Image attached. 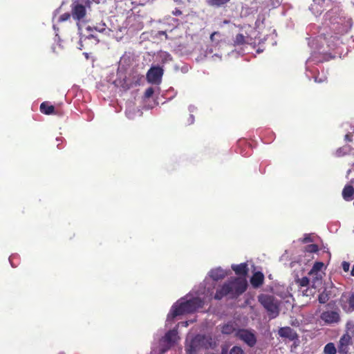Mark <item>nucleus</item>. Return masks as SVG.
Listing matches in <instances>:
<instances>
[{
    "label": "nucleus",
    "instance_id": "473e14b6",
    "mask_svg": "<svg viewBox=\"0 0 354 354\" xmlns=\"http://www.w3.org/2000/svg\"><path fill=\"white\" fill-rule=\"evenodd\" d=\"M154 93V90L152 87H149L148 88L145 93V97H147V98H149L150 97H151L153 95Z\"/></svg>",
    "mask_w": 354,
    "mask_h": 354
},
{
    "label": "nucleus",
    "instance_id": "c03bdc74",
    "mask_svg": "<svg viewBox=\"0 0 354 354\" xmlns=\"http://www.w3.org/2000/svg\"><path fill=\"white\" fill-rule=\"evenodd\" d=\"M194 122V117L192 114H191L188 119V122L189 124H193Z\"/></svg>",
    "mask_w": 354,
    "mask_h": 354
},
{
    "label": "nucleus",
    "instance_id": "5fc2aeb1",
    "mask_svg": "<svg viewBox=\"0 0 354 354\" xmlns=\"http://www.w3.org/2000/svg\"><path fill=\"white\" fill-rule=\"evenodd\" d=\"M77 26H79V21L77 23ZM78 29H80V27H78Z\"/></svg>",
    "mask_w": 354,
    "mask_h": 354
},
{
    "label": "nucleus",
    "instance_id": "f03ea898",
    "mask_svg": "<svg viewBox=\"0 0 354 354\" xmlns=\"http://www.w3.org/2000/svg\"><path fill=\"white\" fill-rule=\"evenodd\" d=\"M212 293V288L209 287L206 288L205 286L203 290L194 292V296L192 292L185 297L180 299L172 306L167 315L165 326H170L176 316L192 313L201 308L207 300L211 299Z\"/></svg>",
    "mask_w": 354,
    "mask_h": 354
},
{
    "label": "nucleus",
    "instance_id": "f3484780",
    "mask_svg": "<svg viewBox=\"0 0 354 354\" xmlns=\"http://www.w3.org/2000/svg\"><path fill=\"white\" fill-rule=\"evenodd\" d=\"M327 59H326V58H324L322 59H318L317 57V55L315 53L313 54L312 56L306 62V71L310 72L312 74H315L318 69L317 68H314L312 66V64L319 62L323 60H327Z\"/></svg>",
    "mask_w": 354,
    "mask_h": 354
},
{
    "label": "nucleus",
    "instance_id": "bb28decb",
    "mask_svg": "<svg viewBox=\"0 0 354 354\" xmlns=\"http://www.w3.org/2000/svg\"><path fill=\"white\" fill-rule=\"evenodd\" d=\"M329 299V295L326 291L319 294L318 300L320 304H326Z\"/></svg>",
    "mask_w": 354,
    "mask_h": 354
},
{
    "label": "nucleus",
    "instance_id": "20e7f679",
    "mask_svg": "<svg viewBox=\"0 0 354 354\" xmlns=\"http://www.w3.org/2000/svg\"><path fill=\"white\" fill-rule=\"evenodd\" d=\"M213 345L212 337L197 335L192 337L188 334L185 341V351L187 354H198L202 350L211 348Z\"/></svg>",
    "mask_w": 354,
    "mask_h": 354
},
{
    "label": "nucleus",
    "instance_id": "de8ad7c7",
    "mask_svg": "<svg viewBox=\"0 0 354 354\" xmlns=\"http://www.w3.org/2000/svg\"><path fill=\"white\" fill-rule=\"evenodd\" d=\"M351 274L354 277V264H353V266L352 270L351 271Z\"/></svg>",
    "mask_w": 354,
    "mask_h": 354
},
{
    "label": "nucleus",
    "instance_id": "7c9ffc66",
    "mask_svg": "<svg viewBox=\"0 0 354 354\" xmlns=\"http://www.w3.org/2000/svg\"><path fill=\"white\" fill-rule=\"evenodd\" d=\"M229 354H244L243 351L239 346H234L230 351Z\"/></svg>",
    "mask_w": 354,
    "mask_h": 354
},
{
    "label": "nucleus",
    "instance_id": "c9c22d12",
    "mask_svg": "<svg viewBox=\"0 0 354 354\" xmlns=\"http://www.w3.org/2000/svg\"><path fill=\"white\" fill-rule=\"evenodd\" d=\"M126 115L130 119H133L136 117V114L131 112L130 107L126 110Z\"/></svg>",
    "mask_w": 354,
    "mask_h": 354
},
{
    "label": "nucleus",
    "instance_id": "cd10ccee",
    "mask_svg": "<svg viewBox=\"0 0 354 354\" xmlns=\"http://www.w3.org/2000/svg\"><path fill=\"white\" fill-rule=\"evenodd\" d=\"M310 281H311L310 278L304 277L301 279H298L297 282L301 287L305 288L307 287Z\"/></svg>",
    "mask_w": 354,
    "mask_h": 354
},
{
    "label": "nucleus",
    "instance_id": "f257e3e1",
    "mask_svg": "<svg viewBox=\"0 0 354 354\" xmlns=\"http://www.w3.org/2000/svg\"><path fill=\"white\" fill-rule=\"evenodd\" d=\"M326 20L328 21L327 24L331 32H328L324 37L322 35L318 36L313 41L312 47L316 44L315 48L319 50L321 48L317 46V44L322 43V41H324L327 43L329 48L338 50L342 41L337 35H343L351 29L352 26L351 19L344 13H337L336 10H333L326 13Z\"/></svg>",
    "mask_w": 354,
    "mask_h": 354
},
{
    "label": "nucleus",
    "instance_id": "c756f323",
    "mask_svg": "<svg viewBox=\"0 0 354 354\" xmlns=\"http://www.w3.org/2000/svg\"><path fill=\"white\" fill-rule=\"evenodd\" d=\"M318 250V247L315 244H310L306 248V251L310 253L316 252Z\"/></svg>",
    "mask_w": 354,
    "mask_h": 354
},
{
    "label": "nucleus",
    "instance_id": "3c124183",
    "mask_svg": "<svg viewBox=\"0 0 354 354\" xmlns=\"http://www.w3.org/2000/svg\"><path fill=\"white\" fill-rule=\"evenodd\" d=\"M137 113L139 116H140L142 114V113L139 110L137 111Z\"/></svg>",
    "mask_w": 354,
    "mask_h": 354
},
{
    "label": "nucleus",
    "instance_id": "13d9d810",
    "mask_svg": "<svg viewBox=\"0 0 354 354\" xmlns=\"http://www.w3.org/2000/svg\"><path fill=\"white\" fill-rule=\"evenodd\" d=\"M174 1H178L179 0H174Z\"/></svg>",
    "mask_w": 354,
    "mask_h": 354
},
{
    "label": "nucleus",
    "instance_id": "423d86ee",
    "mask_svg": "<svg viewBox=\"0 0 354 354\" xmlns=\"http://www.w3.org/2000/svg\"><path fill=\"white\" fill-rule=\"evenodd\" d=\"M324 268V264L322 262H316L308 272L313 288H317L322 284Z\"/></svg>",
    "mask_w": 354,
    "mask_h": 354
},
{
    "label": "nucleus",
    "instance_id": "4d7b16f0",
    "mask_svg": "<svg viewBox=\"0 0 354 354\" xmlns=\"http://www.w3.org/2000/svg\"><path fill=\"white\" fill-rule=\"evenodd\" d=\"M335 57V55H333V56H330V57Z\"/></svg>",
    "mask_w": 354,
    "mask_h": 354
},
{
    "label": "nucleus",
    "instance_id": "37998d69",
    "mask_svg": "<svg viewBox=\"0 0 354 354\" xmlns=\"http://www.w3.org/2000/svg\"><path fill=\"white\" fill-rule=\"evenodd\" d=\"M217 35H219V32H214L211 34L210 35V39L212 41H214V37Z\"/></svg>",
    "mask_w": 354,
    "mask_h": 354
},
{
    "label": "nucleus",
    "instance_id": "72a5a7b5",
    "mask_svg": "<svg viewBox=\"0 0 354 354\" xmlns=\"http://www.w3.org/2000/svg\"><path fill=\"white\" fill-rule=\"evenodd\" d=\"M313 78L315 80V82H319V83L324 82L327 79V77L326 76H323V77H318L317 75H315L313 76Z\"/></svg>",
    "mask_w": 354,
    "mask_h": 354
},
{
    "label": "nucleus",
    "instance_id": "6e6552de",
    "mask_svg": "<svg viewBox=\"0 0 354 354\" xmlns=\"http://www.w3.org/2000/svg\"><path fill=\"white\" fill-rule=\"evenodd\" d=\"M163 75L162 68L158 66H151L147 73V81L151 84H159Z\"/></svg>",
    "mask_w": 354,
    "mask_h": 354
},
{
    "label": "nucleus",
    "instance_id": "79ce46f5",
    "mask_svg": "<svg viewBox=\"0 0 354 354\" xmlns=\"http://www.w3.org/2000/svg\"><path fill=\"white\" fill-rule=\"evenodd\" d=\"M180 325H181L182 326H184V327H187L189 326V322L185 321V322L178 323L177 326H179Z\"/></svg>",
    "mask_w": 354,
    "mask_h": 354
},
{
    "label": "nucleus",
    "instance_id": "6e6d98bb",
    "mask_svg": "<svg viewBox=\"0 0 354 354\" xmlns=\"http://www.w3.org/2000/svg\"><path fill=\"white\" fill-rule=\"evenodd\" d=\"M55 36L57 37L58 39H59V37H58V34L57 33H56Z\"/></svg>",
    "mask_w": 354,
    "mask_h": 354
},
{
    "label": "nucleus",
    "instance_id": "f704fd0d",
    "mask_svg": "<svg viewBox=\"0 0 354 354\" xmlns=\"http://www.w3.org/2000/svg\"><path fill=\"white\" fill-rule=\"evenodd\" d=\"M71 15H70L69 13H64L62 15L59 19V21H65L68 20L70 18Z\"/></svg>",
    "mask_w": 354,
    "mask_h": 354
},
{
    "label": "nucleus",
    "instance_id": "2eb2a0df",
    "mask_svg": "<svg viewBox=\"0 0 354 354\" xmlns=\"http://www.w3.org/2000/svg\"><path fill=\"white\" fill-rule=\"evenodd\" d=\"M354 193V179H352L350 181L349 185H346L343 191H342V196L345 201H350L353 200Z\"/></svg>",
    "mask_w": 354,
    "mask_h": 354
},
{
    "label": "nucleus",
    "instance_id": "7ed1b4c3",
    "mask_svg": "<svg viewBox=\"0 0 354 354\" xmlns=\"http://www.w3.org/2000/svg\"><path fill=\"white\" fill-rule=\"evenodd\" d=\"M247 288V281L245 278L236 277L228 280L221 288L216 290L215 299H221L225 296L235 297L241 295Z\"/></svg>",
    "mask_w": 354,
    "mask_h": 354
},
{
    "label": "nucleus",
    "instance_id": "393cba45",
    "mask_svg": "<svg viewBox=\"0 0 354 354\" xmlns=\"http://www.w3.org/2000/svg\"><path fill=\"white\" fill-rule=\"evenodd\" d=\"M230 0H207V3L212 6L220 7Z\"/></svg>",
    "mask_w": 354,
    "mask_h": 354
},
{
    "label": "nucleus",
    "instance_id": "6ab92c4d",
    "mask_svg": "<svg viewBox=\"0 0 354 354\" xmlns=\"http://www.w3.org/2000/svg\"><path fill=\"white\" fill-rule=\"evenodd\" d=\"M247 263H242L239 265L232 264V269L235 272L236 274L239 275H246L248 272V267Z\"/></svg>",
    "mask_w": 354,
    "mask_h": 354
},
{
    "label": "nucleus",
    "instance_id": "58836bf2",
    "mask_svg": "<svg viewBox=\"0 0 354 354\" xmlns=\"http://www.w3.org/2000/svg\"><path fill=\"white\" fill-rule=\"evenodd\" d=\"M353 134L347 133L346 134L344 139L346 142H351L353 140Z\"/></svg>",
    "mask_w": 354,
    "mask_h": 354
},
{
    "label": "nucleus",
    "instance_id": "b1692460",
    "mask_svg": "<svg viewBox=\"0 0 354 354\" xmlns=\"http://www.w3.org/2000/svg\"><path fill=\"white\" fill-rule=\"evenodd\" d=\"M344 334H348L351 337L354 336V322L352 321L347 322L346 324V333Z\"/></svg>",
    "mask_w": 354,
    "mask_h": 354
},
{
    "label": "nucleus",
    "instance_id": "49530a36",
    "mask_svg": "<svg viewBox=\"0 0 354 354\" xmlns=\"http://www.w3.org/2000/svg\"><path fill=\"white\" fill-rule=\"evenodd\" d=\"M196 109V107L194 106H192V105H190L189 106V111L192 113L194 111V110Z\"/></svg>",
    "mask_w": 354,
    "mask_h": 354
},
{
    "label": "nucleus",
    "instance_id": "4468645a",
    "mask_svg": "<svg viewBox=\"0 0 354 354\" xmlns=\"http://www.w3.org/2000/svg\"><path fill=\"white\" fill-rule=\"evenodd\" d=\"M278 334L280 337L288 338L290 340H294L297 338L296 332L288 326L280 328Z\"/></svg>",
    "mask_w": 354,
    "mask_h": 354
},
{
    "label": "nucleus",
    "instance_id": "a878e982",
    "mask_svg": "<svg viewBox=\"0 0 354 354\" xmlns=\"http://www.w3.org/2000/svg\"><path fill=\"white\" fill-rule=\"evenodd\" d=\"M234 44L235 45H241V44H243L246 42H249V40H247L245 39V37L242 34H238L235 39H234Z\"/></svg>",
    "mask_w": 354,
    "mask_h": 354
},
{
    "label": "nucleus",
    "instance_id": "0eeeda50",
    "mask_svg": "<svg viewBox=\"0 0 354 354\" xmlns=\"http://www.w3.org/2000/svg\"><path fill=\"white\" fill-rule=\"evenodd\" d=\"M179 339L176 328L169 330L162 339L163 346L161 348L160 354L165 353L169 348L174 346Z\"/></svg>",
    "mask_w": 354,
    "mask_h": 354
},
{
    "label": "nucleus",
    "instance_id": "412c9836",
    "mask_svg": "<svg viewBox=\"0 0 354 354\" xmlns=\"http://www.w3.org/2000/svg\"><path fill=\"white\" fill-rule=\"evenodd\" d=\"M55 108L52 105H49L47 102H43L40 105V111L46 115L52 114L54 112Z\"/></svg>",
    "mask_w": 354,
    "mask_h": 354
},
{
    "label": "nucleus",
    "instance_id": "a19ab883",
    "mask_svg": "<svg viewBox=\"0 0 354 354\" xmlns=\"http://www.w3.org/2000/svg\"><path fill=\"white\" fill-rule=\"evenodd\" d=\"M349 304L350 306L354 308V294L352 295V296L351 297L350 299H349Z\"/></svg>",
    "mask_w": 354,
    "mask_h": 354
},
{
    "label": "nucleus",
    "instance_id": "a211bd4d",
    "mask_svg": "<svg viewBox=\"0 0 354 354\" xmlns=\"http://www.w3.org/2000/svg\"><path fill=\"white\" fill-rule=\"evenodd\" d=\"M263 274L261 272H256L252 277L250 282L252 286L257 288L263 283Z\"/></svg>",
    "mask_w": 354,
    "mask_h": 354
},
{
    "label": "nucleus",
    "instance_id": "ea45409f",
    "mask_svg": "<svg viewBox=\"0 0 354 354\" xmlns=\"http://www.w3.org/2000/svg\"><path fill=\"white\" fill-rule=\"evenodd\" d=\"M302 241L304 243H308V242H311V239H310V235H305L304 238L302 239Z\"/></svg>",
    "mask_w": 354,
    "mask_h": 354
},
{
    "label": "nucleus",
    "instance_id": "aec40b11",
    "mask_svg": "<svg viewBox=\"0 0 354 354\" xmlns=\"http://www.w3.org/2000/svg\"><path fill=\"white\" fill-rule=\"evenodd\" d=\"M236 329L234 326V324L232 322H228L227 324H225L222 328H221V332L223 334L229 335L232 334V333H236Z\"/></svg>",
    "mask_w": 354,
    "mask_h": 354
},
{
    "label": "nucleus",
    "instance_id": "39448f33",
    "mask_svg": "<svg viewBox=\"0 0 354 354\" xmlns=\"http://www.w3.org/2000/svg\"><path fill=\"white\" fill-rule=\"evenodd\" d=\"M260 304L267 310L269 317L274 319L279 313V301L272 295L262 294L258 297Z\"/></svg>",
    "mask_w": 354,
    "mask_h": 354
},
{
    "label": "nucleus",
    "instance_id": "9b49d317",
    "mask_svg": "<svg viewBox=\"0 0 354 354\" xmlns=\"http://www.w3.org/2000/svg\"><path fill=\"white\" fill-rule=\"evenodd\" d=\"M320 319L326 324L333 325L339 322L340 315L339 310H326L322 313Z\"/></svg>",
    "mask_w": 354,
    "mask_h": 354
},
{
    "label": "nucleus",
    "instance_id": "864d4df0",
    "mask_svg": "<svg viewBox=\"0 0 354 354\" xmlns=\"http://www.w3.org/2000/svg\"><path fill=\"white\" fill-rule=\"evenodd\" d=\"M351 172V169H349V170L348 171V172H347V174H348V175H349V174H350Z\"/></svg>",
    "mask_w": 354,
    "mask_h": 354
},
{
    "label": "nucleus",
    "instance_id": "f8f14e48",
    "mask_svg": "<svg viewBox=\"0 0 354 354\" xmlns=\"http://www.w3.org/2000/svg\"><path fill=\"white\" fill-rule=\"evenodd\" d=\"M352 338L348 334H344L338 344L339 354H347L349 351V346L352 344Z\"/></svg>",
    "mask_w": 354,
    "mask_h": 354
},
{
    "label": "nucleus",
    "instance_id": "c85d7f7f",
    "mask_svg": "<svg viewBox=\"0 0 354 354\" xmlns=\"http://www.w3.org/2000/svg\"><path fill=\"white\" fill-rule=\"evenodd\" d=\"M315 288H313V287L311 288H307L306 289L301 290V292L303 295L308 297L315 294Z\"/></svg>",
    "mask_w": 354,
    "mask_h": 354
},
{
    "label": "nucleus",
    "instance_id": "603ef678",
    "mask_svg": "<svg viewBox=\"0 0 354 354\" xmlns=\"http://www.w3.org/2000/svg\"><path fill=\"white\" fill-rule=\"evenodd\" d=\"M56 140H57V142H60V141H61V138H57L56 139Z\"/></svg>",
    "mask_w": 354,
    "mask_h": 354
},
{
    "label": "nucleus",
    "instance_id": "09e8293b",
    "mask_svg": "<svg viewBox=\"0 0 354 354\" xmlns=\"http://www.w3.org/2000/svg\"><path fill=\"white\" fill-rule=\"evenodd\" d=\"M181 14V12L179 11V10H176V12H175V15H180Z\"/></svg>",
    "mask_w": 354,
    "mask_h": 354
},
{
    "label": "nucleus",
    "instance_id": "9d476101",
    "mask_svg": "<svg viewBox=\"0 0 354 354\" xmlns=\"http://www.w3.org/2000/svg\"><path fill=\"white\" fill-rule=\"evenodd\" d=\"M235 335L250 346H253L256 344V337L254 334L249 330L239 329L236 331Z\"/></svg>",
    "mask_w": 354,
    "mask_h": 354
},
{
    "label": "nucleus",
    "instance_id": "a18cd8bd",
    "mask_svg": "<svg viewBox=\"0 0 354 354\" xmlns=\"http://www.w3.org/2000/svg\"><path fill=\"white\" fill-rule=\"evenodd\" d=\"M221 56L219 55H218L217 53H215L213 56H212V58L214 59V60H216V58H218L219 60L221 59Z\"/></svg>",
    "mask_w": 354,
    "mask_h": 354
},
{
    "label": "nucleus",
    "instance_id": "4be33fe9",
    "mask_svg": "<svg viewBox=\"0 0 354 354\" xmlns=\"http://www.w3.org/2000/svg\"><path fill=\"white\" fill-rule=\"evenodd\" d=\"M157 57H158L159 61L162 63H167L171 60V55L165 51H160L158 53Z\"/></svg>",
    "mask_w": 354,
    "mask_h": 354
},
{
    "label": "nucleus",
    "instance_id": "1a4fd4ad",
    "mask_svg": "<svg viewBox=\"0 0 354 354\" xmlns=\"http://www.w3.org/2000/svg\"><path fill=\"white\" fill-rule=\"evenodd\" d=\"M86 14V9L84 4L78 1H75L73 3L71 8V16L75 20L77 21L83 20Z\"/></svg>",
    "mask_w": 354,
    "mask_h": 354
},
{
    "label": "nucleus",
    "instance_id": "bf43d9fd",
    "mask_svg": "<svg viewBox=\"0 0 354 354\" xmlns=\"http://www.w3.org/2000/svg\"><path fill=\"white\" fill-rule=\"evenodd\" d=\"M59 354H64V353H59Z\"/></svg>",
    "mask_w": 354,
    "mask_h": 354
},
{
    "label": "nucleus",
    "instance_id": "dca6fc26",
    "mask_svg": "<svg viewBox=\"0 0 354 354\" xmlns=\"http://www.w3.org/2000/svg\"><path fill=\"white\" fill-rule=\"evenodd\" d=\"M325 0H313L310 9L315 15H320L324 10Z\"/></svg>",
    "mask_w": 354,
    "mask_h": 354
},
{
    "label": "nucleus",
    "instance_id": "4c0bfd02",
    "mask_svg": "<svg viewBox=\"0 0 354 354\" xmlns=\"http://www.w3.org/2000/svg\"><path fill=\"white\" fill-rule=\"evenodd\" d=\"M95 28L96 30H97L98 32H104L106 31V28H105L104 24H100V26H96Z\"/></svg>",
    "mask_w": 354,
    "mask_h": 354
},
{
    "label": "nucleus",
    "instance_id": "e433bc0d",
    "mask_svg": "<svg viewBox=\"0 0 354 354\" xmlns=\"http://www.w3.org/2000/svg\"><path fill=\"white\" fill-rule=\"evenodd\" d=\"M342 266L344 272H348L350 269V263L348 262L344 261Z\"/></svg>",
    "mask_w": 354,
    "mask_h": 354
},
{
    "label": "nucleus",
    "instance_id": "ddd939ff",
    "mask_svg": "<svg viewBox=\"0 0 354 354\" xmlns=\"http://www.w3.org/2000/svg\"><path fill=\"white\" fill-rule=\"evenodd\" d=\"M230 272V270H226L221 267H218L214 269H212L209 273V277L213 279L214 281H218L224 279L227 275Z\"/></svg>",
    "mask_w": 354,
    "mask_h": 354
},
{
    "label": "nucleus",
    "instance_id": "5701e85b",
    "mask_svg": "<svg viewBox=\"0 0 354 354\" xmlns=\"http://www.w3.org/2000/svg\"><path fill=\"white\" fill-rule=\"evenodd\" d=\"M324 353L325 354H336L337 348L335 344L332 342L328 343L324 348Z\"/></svg>",
    "mask_w": 354,
    "mask_h": 354
},
{
    "label": "nucleus",
    "instance_id": "2f4dec72",
    "mask_svg": "<svg viewBox=\"0 0 354 354\" xmlns=\"http://www.w3.org/2000/svg\"><path fill=\"white\" fill-rule=\"evenodd\" d=\"M212 53H213V50H212V48H207L206 49V50L205 51V54H204L203 57H201H201H199L196 58V59H197L198 61L201 60V59H203V57H207L208 55H211Z\"/></svg>",
    "mask_w": 354,
    "mask_h": 354
},
{
    "label": "nucleus",
    "instance_id": "8fccbe9b",
    "mask_svg": "<svg viewBox=\"0 0 354 354\" xmlns=\"http://www.w3.org/2000/svg\"><path fill=\"white\" fill-rule=\"evenodd\" d=\"M12 257H10V259H9V261H10V263H11V265H12V266H13V264H12Z\"/></svg>",
    "mask_w": 354,
    "mask_h": 354
}]
</instances>
